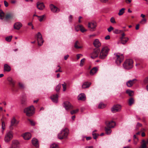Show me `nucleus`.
<instances>
[{
    "label": "nucleus",
    "mask_w": 148,
    "mask_h": 148,
    "mask_svg": "<svg viewBox=\"0 0 148 148\" xmlns=\"http://www.w3.org/2000/svg\"><path fill=\"white\" fill-rule=\"evenodd\" d=\"M133 60L130 59H126L124 62L123 66L126 69L129 70L132 69L133 66Z\"/></svg>",
    "instance_id": "f257e3e1"
},
{
    "label": "nucleus",
    "mask_w": 148,
    "mask_h": 148,
    "mask_svg": "<svg viewBox=\"0 0 148 148\" xmlns=\"http://www.w3.org/2000/svg\"><path fill=\"white\" fill-rule=\"evenodd\" d=\"M114 56L115 63L117 65H119L123 62L124 59V57L123 54L120 53H116L114 54Z\"/></svg>",
    "instance_id": "f03ea898"
},
{
    "label": "nucleus",
    "mask_w": 148,
    "mask_h": 148,
    "mask_svg": "<svg viewBox=\"0 0 148 148\" xmlns=\"http://www.w3.org/2000/svg\"><path fill=\"white\" fill-rule=\"evenodd\" d=\"M109 50V49L107 47H103L100 51L99 58L101 59L105 58L108 54Z\"/></svg>",
    "instance_id": "7ed1b4c3"
},
{
    "label": "nucleus",
    "mask_w": 148,
    "mask_h": 148,
    "mask_svg": "<svg viewBox=\"0 0 148 148\" xmlns=\"http://www.w3.org/2000/svg\"><path fill=\"white\" fill-rule=\"evenodd\" d=\"M69 133V130L66 128L62 130L61 132L58 135V138L59 139L62 140L67 137Z\"/></svg>",
    "instance_id": "20e7f679"
},
{
    "label": "nucleus",
    "mask_w": 148,
    "mask_h": 148,
    "mask_svg": "<svg viewBox=\"0 0 148 148\" xmlns=\"http://www.w3.org/2000/svg\"><path fill=\"white\" fill-rule=\"evenodd\" d=\"M34 108L33 106L26 108L24 109V112L26 113L27 116H32L34 113Z\"/></svg>",
    "instance_id": "39448f33"
},
{
    "label": "nucleus",
    "mask_w": 148,
    "mask_h": 148,
    "mask_svg": "<svg viewBox=\"0 0 148 148\" xmlns=\"http://www.w3.org/2000/svg\"><path fill=\"white\" fill-rule=\"evenodd\" d=\"M12 133L11 131H10L6 133L4 140L5 142L8 143L12 140Z\"/></svg>",
    "instance_id": "423d86ee"
},
{
    "label": "nucleus",
    "mask_w": 148,
    "mask_h": 148,
    "mask_svg": "<svg viewBox=\"0 0 148 148\" xmlns=\"http://www.w3.org/2000/svg\"><path fill=\"white\" fill-rule=\"evenodd\" d=\"M100 50L99 48L95 49L93 52L90 54L91 58L92 59H94L97 58L99 54Z\"/></svg>",
    "instance_id": "0eeeda50"
},
{
    "label": "nucleus",
    "mask_w": 148,
    "mask_h": 148,
    "mask_svg": "<svg viewBox=\"0 0 148 148\" xmlns=\"http://www.w3.org/2000/svg\"><path fill=\"white\" fill-rule=\"evenodd\" d=\"M36 36L38 45L39 46H41L42 44L44 41L43 40L42 35L40 32L38 33Z\"/></svg>",
    "instance_id": "6e6552de"
},
{
    "label": "nucleus",
    "mask_w": 148,
    "mask_h": 148,
    "mask_svg": "<svg viewBox=\"0 0 148 148\" xmlns=\"http://www.w3.org/2000/svg\"><path fill=\"white\" fill-rule=\"evenodd\" d=\"M121 109V106L120 105H116L114 106L111 110L112 112L115 113L120 111Z\"/></svg>",
    "instance_id": "1a4fd4ad"
},
{
    "label": "nucleus",
    "mask_w": 148,
    "mask_h": 148,
    "mask_svg": "<svg viewBox=\"0 0 148 148\" xmlns=\"http://www.w3.org/2000/svg\"><path fill=\"white\" fill-rule=\"evenodd\" d=\"M64 106L67 110H71L73 108V106L68 101L64 102Z\"/></svg>",
    "instance_id": "9d476101"
},
{
    "label": "nucleus",
    "mask_w": 148,
    "mask_h": 148,
    "mask_svg": "<svg viewBox=\"0 0 148 148\" xmlns=\"http://www.w3.org/2000/svg\"><path fill=\"white\" fill-rule=\"evenodd\" d=\"M106 126L108 127H110V128H113L115 125V123L113 121H106Z\"/></svg>",
    "instance_id": "9b49d317"
},
{
    "label": "nucleus",
    "mask_w": 148,
    "mask_h": 148,
    "mask_svg": "<svg viewBox=\"0 0 148 148\" xmlns=\"http://www.w3.org/2000/svg\"><path fill=\"white\" fill-rule=\"evenodd\" d=\"M49 7L51 11L53 12H58L60 11L59 8L52 4L49 5Z\"/></svg>",
    "instance_id": "f8f14e48"
},
{
    "label": "nucleus",
    "mask_w": 148,
    "mask_h": 148,
    "mask_svg": "<svg viewBox=\"0 0 148 148\" xmlns=\"http://www.w3.org/2000/svg\"><path fill=\"white\" fill-rule=\"evenodd\" d=\"M19 143L17 140H13L12 141V143L11 146L10 148H19Z\"/></svg>",
    "instance_id": "ddd939ff"
},
{
    "label": "nucleus",
    "mask_w": 148,
    "mask_h": 148,
    "mask_svg": "<svg viewBox=\"0 0 148 148\" xmlns=\"http://www.w3.org/2000/svg\"><path fill=\"white\" fill-rule=\"evenodd\" d=\"M97 26V23L96 22L92 21L88 23V27L94 30Z\"/></svg>",
    "instance_id": "4468645a"
},
{
    "label": "nucleus",
    "mask_w": 148,
    "mask_h": 148,
    "mask_svg": "<svg viewBox=\"0 0 148 148\" xmlns=\"http://www.w3.org/2000/svg\"><path fill=\"white\" fill-rule=\"evenodd\" d=\"M22 25L20 22H17L15 23L14 25V29L19 30L22 27Z\"/></svg>",
    "instance_id": "2eb2a0df"
},
{
    "label": "nucleus",
    "mask_w": 148,
    "mask_h": 148,
    "mask_svg": "<svg viewBox=\"0 0 148 148\" xmlns=\"http://www.w3.org/2000/svg\"><path fill=\"white\" fill-rule=\"evenodd\" d=\"M137 80L136 79L129 80L126 83L127 85L129 87H131L136 82Z\"/></svg>",
    "instance_id": "dca6fc26"
},
{
    "label": "nucleus",
    "mask_w": 148,
    "mask_h": 148,
    "mask_svg": "<svg viewBox=\"0 0 148 148\" xmlns=\"http://www.w3.org/2000/svg\"><path fill=\"white\" fill-rule=\"evenodd\" d=\"M50 98L53 102L56 103L58 101V94L53 95L51 96Z\"/></svg>",
    "instance_id": "f3484780"
},
{
    "label": "nucleus",
    "mask_w": 148,
    "mask_h": 148,
    "mask_svg": "<svg viewBox=\"0 0 148 148\" xmlns=\"http://www.w3.org/2000/svg\"><path fill=\"white\" fill-rule=\"evenodd\" d=\"M78 99L83 101H85L86 99V97L85 94L82 93L79 95L78 97Z\"/></svg>",
    "instance_id": "a211bd4d"
},
{
    "label": "nucleus",
    "mask_w": 148,
    "mask_h": 148,
    "mask_svg": "<svg viewBox=\"0 0 148 148\" xmlns=\"http://www.w3.org/2000/svg\"><path fill=\"white\" fill-rule=\"evenodd\" d=\"M37 7L40 10H42L45 8V6L43 3L38 2L37 3Z\"/></svg>",
    "instance_id": "6ab92c4d"
},
{
    "label": "nucleus",
    "mask_w": 148,
    "mask_h": 148,
    "mask_svg": "<svg viewBox=\"0 0 148 148\" xmlns=\"http://www.w3.org/2000/svg\"><path fill=\"white\" fill-rule=\"evenodd\" d=\"M93 44L94 46L97 47V48H98L101 46V43L98 39L95 40L93 42Z\"/></svg>",
    "instance_id": "aec40b11"
},
{
    "label": "nucleus",
    "mask_w": 148,
    "mask_h": 148,
    "mask_svg": "<svg viewBox=\"0 0 148 148\" xmlns=\"http://www.w3.org/2000/svg\"><path fill=\"white\" fill-rule=\"evenodd\" d=\"M91 83L88 82H86L83 83L82 85V88H88L90 86Z\"/></svg>",
    "instance_id": "412c9836"
},
{
    "label": "nucleus",
    "mask_w": 148,
    "mask_h": 148,
    "mask_svg": "<svg viewBox=\"0 0 148 148\" xmlns=\"http://www.w3.org/2000/svg\"><path fill=\"white\" fill-rule=\"evenodd\" d=\"M32 144L36 147H39L38 140L36 138H34L32 139Z\"/></svg>",
    "instance_id": "4be33fe9"
},
{
    "label": "nucleus",
    "mask_w": 148,
    "mask_h": 148,
    "mask_svg": "<svg viewBox=\"0 0 148 148\" xmlns=\"http://www.w3.org/2000/svg\"><path fill=\"white\" fill-rule=\"evenodd\" d=\"M31 137V135L30 133H26L24 134L23 137L24 139L28 140L30 139Z\"/></svg>",
    "instance_id": "5701e85b"
},
{
    "label": "nucleus",
    "mask_w": 148,
    "mask_h": 148,
    "mask_svg": "<svg viewBox=\"0 0 148 148\" xmlns=\"http://www.w3.org/2000/svg\"><path fill=\"white\" fill-rule=\"evenodd\" d=\"M98 70V68L97 67H94L91 69L90 72V74L91 75H93L96 73Z\"/></svg>",
    "instance_id": "b1692460"
},
{
    "label": "nucleus",
    "mask_w": 148,
    "mask_h": 148,
    "mask_svg": "<svg viewBox=\"0 0 148 148\" xmlns=\"http://www.w3.org/2000/svg\"><path fill=\"white\" fill-rule=\"evenodd\" d=\"M11 68L10 67L8 64H5L4 66V71L9 72L11 71Z\"/></svg>",
    "instance_id": "393cba45"
},
{
    "label": "nucleus",
    "mask_w": 148,
    "mask_h": 148,
    "mask_svg": "<svg viewBox=\"0 0 148 148\" xmlns=\"http://www.w3.org/2000/svg\"><path fill=\"white\" fill-rule=\"evenodd\" d=\"M10 127H12L14 125L16 124H17L16 120L14 117H13L11 120Z\"/></svg>",
    "instance_id": "a878e982"
},
{
    "label": "nucleus",
    "mask_w": 148,
    "mask_h": 148,
    "mask_svg": "<svg viewBox=\"0 0 148 148\" xmlns=\"http://www.w3.org/2000/svg\"><path fill=\"white\" fill-rule=\"evenodd\" d=\"M7 80L9 82L10 84L13 87H14L15 84V82L12 80V79L11 77H9L8 78Z\"/></svg>",
    "instance_id": "bb28decb"
},
{
    "label": "nucleus",
    "mask_w": 148,
    "mask_h": 148,
    "mask_svg": "<svg viewBox=\"0 0 148 148\" xmlns=\"http://www.w3.org/2000/svg\"><path fill=\"white\" fill-rule=\"evenodd\" d=\"M74 47L76 49H79L82 48V47L80 46V43L78 41H76L75 42Z\"/></svg>",
    "instance_id": "cd10ccee"
},
{
    "label": "nucleus",
    "mask_w": 148,
    "mask_h": 148,
    "mask_svg": "<svg viewBox=\"0 0 148 148\" xmlns=\"http://www.w3.org/2000/svg\"><path fill=\"white\" fill-rule=\"evenodd\" d=\"M111 128L110 127H108L107 126L106 127H105V130L106 134H110L112 132L110 129Z\"/></svg>",
    "instance_id": "c85d7f7f"
},
{
    "label": "nucleus",
    "mask_w": 148,
    "mask_h": 148,
    "mask_svg": "<svg viewBox=\"0 0 148 148\" xmlns=\"http://www.w3.org/2000/svg\"><path fill=\"white\" fill-rule=\"evenodd\" d=\"M134 99L132 97H130L129 98L128 101V104L130 106H131L134 104Z\"/></svg>",
    "instance_id": "c756f323"
},
{
    "label": "nucleus",
    "mask_w": 148,
    "mask_h": 148,
    "mask_svg": "<svg viewBox=\"0 0 148 148\" xmlns=\"http://www.w3.org/2000/svg\"><path fill=\"white\" fill-rule=\"evenodd\" d=\"M13 15L11 14H7L5 16V18L6 19H12L13 18Z\"/></svg>",
    "instance_id": "7c9ffc66"
},
{
    "label": "nucleus",
    "mask_w": 148,
    "mask_h": 148,
    "mask_svg": "<svg viewBox=\"0 0 148 148\" xmlns=\"http://www.w3.org/2000/svg\"><path fill=\"white\" fill-rule=\"evenodd\" d=\"M121 43L123 44H125L128 40L127 38H121Z\"/></svg>",
    "instance_id": "2f4dec72"
},
{
    "label": "nucleus",
    "mask_w": 148,
    "mask_h": 148,
    "mask_svg": "<svg viewBox=\"0 0 148 148\" xmlns=\"http://www.w3.org/2000/svg\"><path fill=\"white\" fill-rule=\"evenodd\" d=\"M123 31L121 30H119L118 29H115L113 31V32L115 34H120L122 33Z\"/></svg>",
    "instance_id": "473e14b6"
},
{
    "label": "nucleus",
    "mask_w": 148,
    "mask_h": 148,
    "mask_svg": "<svg viewBox=\"0 0 148 148\" xmlns=\"http://www.w3.org/2000/svg\"><path fill=\"white\" fill-rule=\"evenodd\" d=\"M126 92L130 96H132L133 95L134 92L133 91L127 90H126Z\"/></svg>",
    "instance_id": "72a5a7b5"
},
{
    "label": "nucleus",
    "mask_w": 148,
    "mask_h": 148,
    "mask_svg": "<svg viewBox=\"0 0 148 148\" xmlns=\"http://www.w3.org/2000/svg\"><path fill=\"white\" fill-rule=\"evenodd\" d=\"M125 8H122L119 10V12L118 13V15L119 16L122 15L125 12Z\"/></svg>",
    "instance_id": "f704fd0d"
},
{
    "label": "nucleus",
    "mask_w": 148,
    "mask_h": 148,
    "mask_svg": "<svg viewBox=\"0 0 148 148\" xmlns=\"http://www.w3.org/2000/svg\"><path fill=\"white\" fill-rule=\"evenodd\" d=\"M106 105L102 103H101L98 106V108L100 109H102L105 108Z\"/></svg>",
    "instance_id": "c9c22d12"
},
{
    "label": "nucleus",
    "mask_w": 148,
    "mask_h": 148,
    "mask_svg": "<svg viewBox=\"0 0 148 148\" xmlns=\"http://www.w3.org/2000/svg\"><path fill=\"white\" fill-rule=\"evenodd\" d=\"M18 85L20 89H24L25 88V86L24 84L20 82L18 83Z\"/></svg>",
    "instance_id": "e433bc0d"
},
{
    "label": "nucleus",
    "mask_w": 148,
    "mask_h": 148,
    "mask_svg": "<svg viewBox=\"0 0 148 148\" xmlns=\"http://www.w3.org/2000/svg\"><path fill=\"white\" fill-rule=\"evenodd\" d=\"M4 13L1 10H0V17L1 19H3L4 17Z\"/></svg>",
    "instance_id": "4c0bfd02"
},
{
    "label": "nucleus",
    "mask_w": 148,
    "mask_h": 148,
    "mask_svg": "<svg viewBox=\"0 0 148 148\" xmlns=\"http://www.w3.org/2000/svg\"><path fill=\"white\" fill-rule=\"evenodd\" d=\"M92 135L93 136V138L95 139H96L98 136H99V134H98L94 132H93L92 133Z\"/></svg>",
    "instance_id": "58836bf2"
},
{
    "label": "nucleus",
    "mask_w": 148,
    "mask_h": 148,
    "mask_svg": "<svg viewBox=\"0 0 148 148\" xmlns=\"http://www.w3.org/2000/svg\"><path fill=\"white\" fill-rule=\"evenodd\" d=\"M79 27L80 29V30L81 32H84L86 31V30L85 29L84 27L82 26V25H79Z\"/></svg>",
    "instance_id": "ea45409f"
},
{
    "label": "nucleus",
    "mask_w": 148,
    "mask_h": 148,
    "mask_svg": "<svg viewBox=\"0 0 148 148\" xmlns=\"http://www.w3.org/2000/svg\"><path fill=\"white\" fill-rule=\"evenodd\" d=\"M45 17V15L40 16H38V19L40 22H41L43 21Z\"/></svg>",
    "instance_id": "a19ab883"
},
{
    "label": "nucleus",
    "mask_w": 148,
    "mask_h": 148,
    "mask_svg": "<svg viewBox=\"0 0 148 148\" xmlns=\"http://www.w3.org/2000/svg\"><path fill=\"white\" fill-rule=\"evenodd\" d=\"M12 36H10L8 37H7L5 38V40L8 42H10L11 41L12 39Z\"/></svg>",
    "instance_id": "79ce46f5"
},
{
    "label": "nucleus",
    "mask_w": 148,
    "mask_h": 148,
    "mask_svg": "<svg viewBox=\"0 0 148 148\" xmlns=\"http://www.w3.org/2000/svg\"><path fill=\"white\" fill-rule=\"evenodd\" d=\"M64 83L62 84L63 88V91H65L66 90V84L65 82H64Z\"/></svg>",
    "instance_id": "37998d69"
},
{
    "label": "nucleus",
    "mask_w": 148,
    "mask_h": 148,
    "mask_svg": "<svg viewBox=\"0 0 148 148\" xmlns=\"http://www.w3.org/2000/svg\"><path fill=\"white\" fill-rule=\"evenodd\" d=\"M61 87V85L60 84H59L58 85V86L56 87V90L57 92L59 91V90Z\"/></svg>",
    "instance_id": "c03bdc74"
},
{
    "label": "nucleus",
    "mask_w": 148,
    "mask_h": 148,
    "mask_svg": "<svg viewBox=\"0 0 148 148\" xmlns=\"http://www.w3.org/2000/svg\"><path fill=\"white\" fill-rule=\"evenodd\" d=\"M79 111V110L78 109H77L75 110H73L71 111V114H75L77 112Z\"/></svg>",
    "instance_id": "a18cd8bd"
},
{
    "label": "nucleus",
    "mask_w": 148,
    "mask_h": 148,
    "mask_svg": "<svg viewBox=\"0 0 148 148\" xmlns=\"http://www.w3.org/2000/svg\"><path fill=\"white\" fill-rule=\"evenodd\" d=\"M85 61V58H83V59L81 60L80 64V65L81 66H83Z\"/></svg>",
    "instance_id": "49530a36"
},
{
    "label": "nucleus",
    "mask_w": 148,
    "mask_h": 148,
    "mask_svg": "<svg viewBox=\"0 0 148 148\" xmlns=\"http://www.w3.org/2000/svg\"><path fill=\"white\" fill-rule=\"evenodd\" d=\"M50 148H59V147L57 145L53 144L51 145Z\"/></svg>",
    "instance_id": "de8ad7c7"
},
{
    "label": "nucleus",
    "mask_w": 148,
    "mask_h": 148,
    "mask_svg": "<svg viewBox=\"0 0 148 148\" xmlns=\"http://www.w3.org/2000/svg\"><path fill=\"white\" fill-rule=\"evenodd\" d=\"M146 22V20L145 18H143L142 19V20L140 22V23L142 24H144Z\"/></svg>",
    "instance_id": "09e8293b"
},
{
    "label": "nucleus",
    "mask_w": 148,
    "mask_h": 148,
    "mask_svg": "<svg viewBox=\"0 0 148 148\" xmlns=\"http://www.w3.org/2000/svg\"><path fill=\"white\" fill-rule=\"evenodd\" d=\"M143 83L144 84H146L148 83V76L145 78L143 81Z\"/></svg>",
    "instance_id": "8fccbe9b"
},
{
    "label": "nucleus",
    "mask_w": 148,
    "mask_h": 148,
    "mask_svg": "<svg viewBox=\"0 0 148 148\" xmlns=\"http://www.w3.org/2000/svg\"><path fill=\"white\" fill-rule=\"evenodd\" d=\"M110 21L112 23H116L114 18L113 17H112L111 18Z\"/></svg>",
    "instance_id": "3c124183"
},
{
    "label": "nucleus",
    "mask_w": 148,
    "mask_h": 148,
    "mask_svg": "<svg viewBox=\"0 0 148 148\" xmlns=\"http://www.w3.org/2000/svg\"><path fill=\"white\" fill-rule=\"evenodd\" d=\"M26 98H23L21 100V103L23 104H25L26 103Z\"/></svg>",
    "instance_id": "603ef678"
},
{
    "label": "nucleus",
    "mask_w": 148,
    "mask_h": 148,
    "mask_svg": "<svg viewBox=\"0 0 148 148\" xmlns=\"http://www.w3.org/2000/svg\"><path fill=\"white\" fill-rule=\"evenodd\" d=\"M134 143L135 144H136V142H135V140H136L137 141H138V139L136 138V135H134Z\"/></svg>",
    "instance_id": "864d4df0"
},
{
    "label": "nucleus",
    "mask_w": 148,
    "mask_h": 148,
    "mask_svg": "<svg viewBox=\"0 0 148 148\" xmlns=\"http://www.w3.org/2000/svg\"><path fill=\"white\" fill-rule=\"evenodd\" d=\"M28 121L30 122V123L31 125L32 126H34L35 124V122L33 121L30 120V119H28Z\"/></svg>",
    "instance_id": "5fc2aeb1"
},
{
    "label": "nucleus",
    "mask_w": 148,
    "mask_h": 148,
    "mask_svg": "<svg viewBox=\"0 0 148 148\" xmlns=\"http://www.w3.org/2000/svg\"><path fill=\"white\" fill-rule=\"evenodd\" d=\"M108 31L109 32H111L113 30L114 28L112 26H110L109 28L108 29Z\"/></svg>",
    "instance_id": "6e6d98bb"
},
{
    "label": "nucleus",
    "mask_w": 148,
    "mask_h": 148,
    "mask_svg": "<svg viewBox=\"0 0 148 148\" xmlns=\"http://www.w3.org/2000/svg\"><path fill=\"white\" fill-rule=\"evenodd\" d=\"M5 123L4 122H3L2 123V128L3 130H3L5 129Z\"/></svg>",
    "instance_id": "4d7b16f0"
},
{
    "label": "nucleus",
    "mask_w": 148,
    "mask_h": 148,
    "mask_svg": "<svg viewBox=\"0 0 148 148\" xmlns=\"http://www.w3.org/2000/svg\"><path fill=\"white\" fill-rule=\"evenodd\" d=\"M4 3L5 7H7L8 6V2L6 1H4Z\"/></svg>",
    "instance_id": "13d9d810"
},
{
    "label": "nucleus",
    "mask_w": 148,
    "mask_h": 148,
    "mask_svg": "<svg viewBox=\"0 0 148 148\" xmlns=\"http://www.w3.org/2000/svg\"><path fill=\"white\" fill-rule=\"evenodd\" d=\"M146 143H143L142 145L141 148H146Z\"/></svg>",
    "instance_id": "bf43d9fd"
},
{
    "label": "nucleus",
    "mask_w": 148,
    "mask_h": 148,
    "mask_svg": "<svg viewBox=\"0 0 148 148\" xmlns=\"http://www.w3.org/2000/svg\"><path fill=\"white\" fill-rule=\"evenodd\" d=\"M61 67H60V68H59L58 70H56L55 71L56 73H57L58 72H62V71L60 69Z\"/></svg>",
    "instance_id": "052dcab7"
},
{
    "label": "nucleus",
    "mask_w": 148,
    "mask_h": 148,
    "mask_svg": "<svg viewBox=\"0 0 148 148\" xmlns=\"http://www.w3.org/2000/svg\"><path fill=\"white\" fill-rule=\"evenodd\" d=\"M110 38V37L109 35H107L105 37V39L106 40H108Z\"/></svg>",
    "instance_id": "680f3d73"
},
{
    "label": "nucleus",
    "mask_w": 148,
    "mask_h": 148,
    "mask_svg": "<svg viewBox=\"0 0 148 148\" xmlns=\"http://www.w3.org/2000/svg\"><path fill=\"white\" fill-rule=\"evenodd\" d=\"M69 55H67L65 56H64V59L65 60H66L68 58V57H69Z\"/></svg>",
    "instance_id": "e2e57ef3"
},
{
    "label": "nucleus",
    "mask_w": 148,
    "mask_h": 148,
    "mask_svg": "<svg viewBox=\"0 0 148 148\" xmlns=\"http://www.w3.org/2000/svg\"><path fill=\"white\" fill-rule=\"evenodd\" d=\"M81 56H82V55L80 54H77V60H78L79 58Z\"/></svg>",
    "instance_id": "0e129e2a"
},
{
    "label": "nucleus",
    "mask_w": 148,
    "mask_h": 148,
    "mask_svg": "<svg viewBox=\"0 0 148 148\" xmlns=\"http://www.w3.org/2000/svg\"><path fill=\"white\" fill-rule=\"evenodd\" d=\"M142 126V125L141 124L139 123H137V127H141Z\"/></svg>",
    "instance_id": "69168bd1"
},
{
    "label": "nucleus",
    "mask_w": 148,
    "mask_h": 148,
    "mask_svg": "<svg viewBox=\"0 0 148 148\" xmlns=\"http://www.w3.org/2000/svg\"><path fill=\"white\" fill-rule=\"evenodd\" d=\"M139 25L137 24L136 25V30H138L139 28Z\"/></svg>",
    "instance_id": "338daca9"
},
{
    "label": "nucleus",
    "mask_w": 148,
    "mask_h": 148,
    "mask_svg": "<svg viewBox=\"0 0 148 148\" xmlns=\"http://www.w3.org/2000/svg\"><path fill=\"white\" fill-rule=\"evenodd\" d=\"M132 1V0H126L125 1L126 3H130Z\"/></svg>",
    "instance_id": "774afa93"
}]
</instances>
